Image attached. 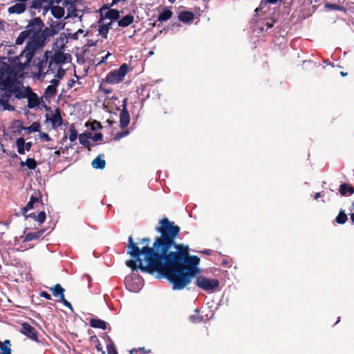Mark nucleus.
Segmentation results:
<instances>
[{"label":"nucleus","instance_id":"de8ad7c7","mask_svg":"<svg viewBox=\"0 0 354 354\" xmlns=\"http://www.w3.org/2000/svg\"><path fill=\"white\" fill-rule=\"evenodd\" d=\"M326 8L333 10H345V8L344 7L334 3H326Z\"/></svg>","mask_w":354,"mask_h":354},{"label":"nucleus","instance_id":"a878e982","mask_svg":"<svg viewBox=\"0 0 354 354\" xmlns=\"http://www.w3.org/2000/svg\"><path fill=\"white\" fill-rule=\"evenodd\" d=\"M104 155L100 154L91 162L92 167L95 169H103L106 166V161L103 158Z\"/></svg>","mask_w":354,"mask_h":354},{"label":"nucleus","instance_id":"bb28decb","mask_svg":"<svg viewBox=\"0 0 354 354\" xmlns=\"http://www.w3.org/2000/svg\"><path fill=\"white\" fill-rule=\"evenodd\" d=\"M91 138V133L88 131L84 132L78 136L80 143L86 148H89L91 146V142L89 141Z\"/></svg>","mask_w":354,"mask_h":354},{"label":"nucleus","instance_id":"680f3d73","mask_svg":"<svg viewBox=\"0 0 354 354\" xmlns=\"http://www.w3.org/2000/svg\"><path fill=\"white\" fill-rule=\"evenodd\" d=\"M111 54L109 52H107L106 55L103 56L101 59V60L96 64L97 66L100 65L101 64H104L106 62L109 57H110Z\"/></svg>","mask_w":354,"mask_h":354},{"label":"nucleus","instance_id":"0eeeda50","mask_svg":"<svg viewBox=\"0 0 354 354\" xmlns=\"http://www.w3.org/2000/svg\"><path fill=\"white\" fill-rule=\"evenodd\" d=\"M54 53L53 55H50V61L47 70V73L53 64L55 65L62 66L65 64L71 63L72 56L69 53H65L64 50H53Z\"/></svg>","mask_w":354,"mask_h":354},{"label":"nucleus","instance_id":"e2e57ef3","mask_svg":"<svg viewBox=\"0 0 354 354\" xmlns=\"http://www.w3.org/2000/svg\"><path fill=\"white\" fill-rule=\"evenodd\" d=\"M39 296L48 300L52 299L51 295L46 291H41L39 293Z\"/></svg>","mask_w":354,"mask_h":354},{"label":"nucleus","instance_id":"69168bd1","mask_svg":"<svg viewBox=\"0 0 354 354\" xmlns=\"http://www.w3.org/2000/svg\"><path fill=\"white\" fill-rule=\"evenodd\" d=\"M97 44V41H95L92 39H88L86 45L84 46L83 48H86V47H93L95 46Z\"/></svg>","mask_w":354,"mask_h":354},{"label":"nucleus","instance_id":"423d86ee","mask_svg":"<svg viewBox=\"0 0 354 354\" xmlns=\"http://www.w3.org/2000/svg\"><path fill=\"white\" fill-rule=\"evenodd\" d=\"M18 84H21V82H16L13 78L9 77L0 78V90L3 91L1 97L5 98H10L15 91V88Z\"/></svg>","mask_w":354,"mask_h":354},{"label":"nucleus","instance_id":"7c9ffc66","mask_svg":"<svg viewBox=\"0 0 354 354\" xmlns=\"http://www.w3.org/2000/svg\"><path fill=\"white\" fill-rule=\"evenodd\" d=\"M21 167L26 166L29 169L34 170L37 166V162L33 158H28L26 161H21Z\"/></svg>","mask_w":354,"mask_h":354},{"label":"nucleus","instance_id":"864d4df0","mask_svg":"<svg viewBox=\"0 0 354 354\" xmlns=\"http://www.w3.org/2000/svg\"><path fill=\"white\" fill-rule=\"evenodd\" d=\"M138 352L139 354H149V353H150V350L146 351L145 347H140L138 349L133 348L130 351V354H133L134 353H137Z\"/></svg>","mask_w":354,"mask_h":354},{"label":"nucleus","instance_id":"bf43d9fd","mask_svg":"<svg viewBox=\"0 0 354 354\" xmlns=\"http://www.w3.org/2000/svg\"><path fill=\"white\" fill-rule=\"evenodd\" d=\"M0 349V354H12L11 348L6 345H3Z\"/></svg>","mask_w":354,"mask_h":354},{"label":"nucleus","instance_id":"4468645a","mask_svg":"<svg viewBox=\"0 0 354 354\" xmlns=\"http://www.w3.org/2000/svg\"><path fill=\"white\" fill-rule=\"evenodd\" d=\"M46 122H50L53 129L64 124L63 119L62 118L61 110L57 108L55 110L53 115L51 117L49 114H46Z\"/></svg>","mask_w":354,"mask_h":354},{"label":"nucleus","instance_id":"c03bdc74","mask_svg":"<svg viewBox=\"0 0 354 354\" xmlns=\"http://www.w3.org/2000/svg\"><path fill=\"white\" fill-rule=\"evenodd\" d=\"M87 51V48H83L81 53H77L75 56L77 57V62L79 64H84L86 62L85 54Z\"/></svg>","mask_w":354,"mask_h":354},{"label":"nucleus","instance_id":"774afa93","mask_svg":"<svg viewBox=\"0 0 354 354\" xmlns=\"http://www.w3.org/2000/svg\"><path fill=\"white\" fill-rule=\"evenodd\" d=\"M66 35L68 36V38L71 37V39H73L74 40H77L78 39V34L76 32L73 34L68 32Z\"/></svg>","mask_w":354,"mask_h":354},{"label":"nucleus","instance_id":"a19ab883","mask_svg":"<svg viewBox=\"0 0 354 354\" xmlns=\"http://www.w3.org/2000/svg\"><path fill=\"white\" fill-rule=\"evenodd\" d=\"M348 220L347 215L344 209H340L338 215L336 216L335 221L339 225L344 224Z\"/></svg>","mask_w":354,"mask_h":354},{"label":"nucleus","instance_id":"7ed1b4c3","mask_svg":"<svg viewBox=\"0 0 354 354\" xmlns=\"http://www.w3.org/2000/svg\"><path fill=\"white\" fill-rule=\"evenodd\" d=\"M196 278V285L199 288L207 292H213L219 286V281L217 279H211L203 275H197Z\"/></svg>","mask_w":354,"mask_h":354},{"label":"nucleus","instance_id":"39448f33","mask_svg":"<svg viewBox=\"0 0 354 354\" xmlns=\"http://www.w3.org/2000/svg\"><path fill=\"white\" fill-rule=\"evenodd\" d=\"M131 275L127 276L124 279L125 286L127 289L131 292H138L142 288L144 282L140 276L136 275V272L138 271H140V272H142L140 270H138L133 274L131 268Z\"/></svg>","mask_w":354,"mask_h":354},{"label":"nucleus","instance_id":"a18cd8bd","mask_svg":"<svg viewBox=\"0 0 354 354\" xmlns=\"http://www.w3.org/2000/svg\"><path fill=\"white\" fill-rule=\"evenodd\" d=\"M8 99L2 97V98H0V104L3 107L4 110L14 111L15 107L8 103Z\"/></svg>","mask_w":354,"mask_h":354},{"label":"nucleus","instance_id":"2f4dec72","mask_svg":"<svg viewBox=\"0 0 354 354\" xmlns=\"http://www.w3.org/2000/svg\"><path fill=\"white\" fill-rule=\"evenodd\" d=\"M113 24H99V33L101 35L104 39L107 38V35L109 33V30L112 28Z\"/></svg>","mask_w":354,"mask_h":354},{"label":"nucleus","instance_id":"3c124183","mask_svg":"<svg viewBox=\"0 0 354 354\" xmlns=\"http://www.w3.org/2000/svg\"><path fill=\"white\" fill-rule=\"evenodd\" d=\"M59 299V301L62 303L64 306L68 308L71 311L73 310L71 304L65 299L64 295L60 297Z\"/></svg>","mask_w":354,"mask_h":354},{"label":"nucleus","instance_id":"09e8293b","mask_svg":"<svg viewBox=\"0 0 354 354\" xmlns=\"http://www.w3.org/2000/svg\"><path fill=\"white\" fill-rule=\"evenodd\" d=\"M106 349L108 354H118L113 342L108 343Z\"/></svg>","mask_w":354,"mask_h":354},{"label":"nucleus","instance_id":"6e6d98bb","mask_svg":"<svg viewBox=\"0 0 354 354\" xmlns=\"http://www.w3.org/2000/svg\"><path fill=\"white\" fill-rule=\"evenodd\" d=\"M91 139L94 142L102 141L103 139V135L102 133H95L94 135L91 133Z\"/></svg>","mask_w":354,"mask_h":354},{"label":"nucleus","instance_id":"58836bf2","mask_svg":"<svg viewBox=\"0 0 354 354\" xmlns=\"http://www.w3.org/2000/svg\"><path fill=\"white\" fill-rule=\"evenodd\" d=\"M12 131L15 133H20L22 130H24L25 127L23 126L22 122L19 120H15L12 126Z\"/></svg>","mask_w":354,"mask_h":354},{"label":"nucleus","instance_id":"20e7f679","mask_svg":"<svg viewBox=\"0 0 354 354\" xmlns=\"http://www.w3.org/2000/svg\"><path fill=\"white\" fill-rule=\"evenodd\" d=\"M129 71V66L127 64L124 63L115 70L109 73L105 78L106 82L110 84H115L121 82Z\"/></svg>","mask_w":354,"mask_h":354},{"label":"nucleus","instance_id":"473e14b6","mask_svg":"<svg viewBox=\"0 0 354 354\" xmlns=\"http://www.w3.org/2000/svg\"><path fill=\"white\" fill-rule=\"evenodd\" d=\"M50 291L54 297L59 298L64 295L65 289L59 283H57L50 288Z\"/></svg>","mask_w":354,"mask_h":354},{"label":"nucleus","instance_id":"2eb2a0df","mask_svg":"<svg viewBox=\"0 0 354 354\" xmlns=\"http://www.w3.org/2000/svg\"><path fill=\"white\" fill-rule=\"evenodd\" d=\"M76 1L64 0L63 2L64 8L66 11L65 19L75 18L78 16V10L76 8Z\"/></svg>","mask_w":354,"mask_h":354},{"label":"nucleus","instance_id":"aec40b11","mask_svg":"<svg viewBox=\"0 0 354 354\" xmlns=\"http://www.w3.org/2000/svg\"><path fill=\"white\" fill-rule=\"evenodd\" d=\"M290 31V27L288 24H280L279 26L275 27L273 30L271 29V32H273V35L276 37H285L288 32Z\"/></svg>","mask_w":354,"mask_h":354},{"label":"nucleus","instance_id":"1a4fd4ad","mask_svg":"<svg viewBox=\"0 0 354 354\" xmlns=\"http://www.w3.org/2000/svg\"><path fill=\"white\" fill-rule=\"evenodd\" d=\"M100 19L97 22H102L104 19H109L112 22L120 17V12L116 9H111L108 4L104 5L100 9Z\"/></svg>","mask_w":354,"mask_h":354},{"label":"nucleus","instance_id":"f8f14e48","mask_svg":"<svg viewBox=\"0 0 354 354\" xmlns=\"http://www.w3.org/2000/svg\"><path fill=\"white\" fill-rule=\"evenodd\" d=\"M21 333L32 341L36 342H39L37 331L33 326L27 322L21 324Z\"/></svg>","mask_w":354,"mask_h":354},{"label":"nucleus","instance_id":"c756f323","mask_svg":"<svg viewBox=\"0 0 354 354\" xmlns=\"http://www.w3.org/2000/svg\"><path fill=\"white\" fill-rule=\"evenodd\" d=\"M26 10V5L24 3H17L8 8V12L10 14H21Z\"/></svg>","mask_w":354,"mask_h":354},{"label":"nucleus","instance_id":"72a5a7b5","mask_svg":"<svg viewBox=\"0 0 354 354\" xmlns=\"http://www.w3.org/2000/svg\"><path fill=\"white\" fill-rule=\"evenodd\" d=\"M182 22H190L194 20V15L190 11L181 12L178 16Z\"/></svg>","mask_w":354,"mask_h":354},{"label":"nucleus","instance_id":"f3484780","mask_svg":"<svg viewBox=\"0 0 354 354\" xmlns=\"http://www.w3.org/2000/svg\"><path fill=\"white\" fill-rule=\"evenodd\" d=\"M3 71L6 73V77L13 78V80L16 82H19V79L24 77L23 73H19L16 66L5 64L3 66Z\"/></svg>","mask_w":354,"mask_h":354},{"label":"nucleus","instance_id":"8fccbe9b","mask_svg":"<svg viewBox=\"0 0 354 354\" xmlns=\"http://www.w3.org/2000/svg\"><path fill=\"white\" fill-rule=\"evenodd\" d=\"M46 218V214L44 211H41L39 212V214L37 215V219L36 221L39 223L42 224L45 222Z\"/></svg>","mask_w":354,"mask_h":354},{"label":"nucleus","instance_id":"6ab92c4d","mask_svg":"<svg viewBox=\"0 0 354 354\" xmlns=\"http://www.w3.org/2000/svg\"><path fill=\"white\" fill-rule=\"evenodd\" d=\"M68 43V36L65 32L60 34L53 44V50H65L66 44Z\"/></svg>","mask_w":354,"mask_h":354},{"label":"nucleus","instance_id":"cd10ccee","mask_svg":"<svg viewBox=\"0 0 354 354\" xmlns=\"http://www.w3.org/2000/svg\"><path fill=\"white\" fill-rule=\"evenodd\" d=\"M52 15L57 19H61L64 16L65 8L58 6L50 5Z\"/></svg>","mask_w":354,"mask_h":354},{"label":"nucleus","instance_id":"c85d7f7f","mask_svg":"<svg viewBox=\"0 0 354 354\" xmlns=\"http://www.w3.org/2000/svg\"><path fill=\"white\" fill-rule=\"evenodd\" d=\"M339 192L342 196L352 195L354 193V188L348 183H343L339 185Z\"/></svg>","mask_w":354,"mask_h":354},{"label":"nucleus","instance_id":"dca6fc26","mask_svg":"<svg viewBox=\"0 0 354 354\" xmlns=\"http://www.w3.org/2000/svg\"><path fill=\"white\" fill-rule=\"evenodd\" d=\"M35 25L44 26L45 24H28L27 26L26 27V30L21 32L16 39L15 44L17 45H21L26 39L30 40L31 30L32 27V26Z\"/></svg>","mask_w":354,"mask_h":354},{"label":"nucleus","instance_id":"b1692460","mask_svg":"<svg viewBox=\"0 0 354 354\" xmlns=\"http://www.w3.org/2000/svg\"><path fill=\"white\" fill-rule=\"evenodd\" d=\"M42 195L39 191H34V194H32L30 197V200L26 204L28 207H30L31 209L34 208V205L37 203L41 202L42 203Z\"/></svg>","mask_w":354,"mask_h":354},{"label":"nucleus","instance_id":"6e6552de","mask_svg":"<svg viewBox=\"0 0 354 354\" xmlns=\"http://www.w3.org/2000/svg\"><path fill=\"white\" fill-rule=\"evenodd\" d=\"M274 24H251L249 32L254 37H261L266 34H270Z\"/></svg>","mask_w":354,"mask_h":354},{"label":"nucleus","instance_id":"9b49d317","mask_svg":"<svg viewBox=\"0 0 354 354\" xmlns=\"http://www.w3.org/2000/svg\"><path fill=\"white\" fill-rule=\"evenodd\" d=\"M51 52L49 50H46L44 52V55L43 59H38V62L36 64L37 67L38 68V73H35L34 76L38 79L40 78H44L46 77V75L48 73L47 71L46 73H44L43 71L44 68L46 67V64L50 58V55Z\"/></svg>","mask_w":354,"mask_h":354},{"label":"nucleus","instance_id":"603ef678","mask_svg":"<svg viewBox=\"0 0 354 354\" xmlns=\"http://www.w3.org/2000/svg\"><path fill=\"white\" fill-rule=\"evenodd\" d=\"M59 299V301L62 303L64 306L68 308L71 311L73 310L71 304L65 299L64 295L60 297Z\"/></svg>","mask_w":354,"mask_h":354},{"label":"nucleus","instance_id":"4d7b16f0","mask_svg":"<svg viewBox=\"0 0 354 354\" xmlns=\"http://www.w3.org/2000/svg\"><path fill=\"white\" fill-rule=\"evenodd\" d=\"M134 17L133 15L129 14L122 18L120 20L118 21V22H133Z\"/></svg>","mask_w":354,"mask_h":354},{"label":"nucleus","instance_id":"f257e3e1","mask_svg":"<svg viewBox=\"0 0 354 354\" xmlns=\"http://www.w3.org/2000/svg\"><path fill=\"white\" fill-rule=\"evenodd\" d=\"M156 231L160 235L156 237L152 247L140 248L132 236L128 238L127 254L131 259L125 261L132 272L140 270L142 273L156 274L157 279H165L174 290H183L192 279L201 272V259L188 254L189 246L177 243L180 228L167 218L159 221Z\"/></svg>","mask_w":354,"mask_h":354},{"label":"nucleus","instance_id":"79ce46f5","mask_svg":"<svg viewBox=\"0 0 354 354\" xmlns=\"http://www.w3.org/2000/svg\"><path fill=\"white\" fill-rule=\"evenodd\" d=\"M79 136L77 131L76 130L74 124H71L69 128V136L68 139L70 142H73L76 140Z\"/></svg>","mask_w":354,"mask_h":354},{"label":"nucleus","instance_id":"9d476101","mask_svg":"<svg viewBox=\"0 0 354 354\" xmlns=\"http://www.w3.org/2000/svg\"><path fill=\"white\" fill-rule=\"evenodd\" d=\"M158 29H159V32H158L155 37H156L159 34L164 32L165 34H175L179 32L183 27V24H167V26H164V24H157Z\"/></svg>","mask_w":354,"mask_h":354},{"label":"nucleus","instance_id":"338daca9","mask_svg":"<svg viewBox=\"0 0 354 354\" xmlns=\"http://www.w3.org/2000/svg\"><path fill=\"white\" fill-rule=\"evenodd\" d=\"M59 85V81L56 79H53L50 80V86H54L55 88Z\"/></svg>","mask_w":354,"mask_h":354},{"label":"nucleus","instance_id":"052dcab7","mask_svg":"<svg viewBox=\"0 0 354 354\" xmlns=\"http://www.w3.org/2000/svg\"><path fill=\"white\" fill-rule=\"evenodd\" d=\"M22 89H23V91H24V94L26 95L25 98H28V97H30L31 95V94L34 93V92L32 91L31 88L28 86L25 88L23 86Z\"/></svg>","mask_w":354,"mask_h":354},{"label":"nucleus","instance_id":"5701e85b","mask_svg":"<svg viewBox=\"0 0 354 354\" xmlns=\"http://www.w3.org/2000/svg\"><path fill=\"white\" fill-rule=\"evenodd\" d=\"M90 325L93 328L102 330H106L109 326V324L106 322L97 317L91 319Z\"/></svg>","mask_w":354,"mask_h":354},{"label":"nucleus","instance_id":"0e129e2a","mask_svg":"<svg viewBox=\"0 0 354 354\" xmlns=\"http://www.w3.org/2000/svg\"><path fill=\"white\" fill-rule=\"evenodd\" d=\"M30 209H31L30 207H28V206L26 205L25 207L21 209L20 214L23 215L24 216V218L26 219V216L28 215L27 212Z\"/></svg>","mask_w":354,"mask_h":354},{"label":"nucleus","instance_id":"a211bd4d","mask_svg":"<svg viewBox=\"0 0 354 354\" xmlns=\"http://www.w3.org/2000/svg\"><path fill=\"white\" fill-rule=\"evenodd\" d=\"M62 0H32L31 2L30 8V9H41L42 8H46L54 3H59Z\"/></svg>","mask_w":354,"mask_h":354},{"label":"nucleus","instance_id":"ddd939ff","mask_svg":"<svg viewBox=\"0 0 354 354\" xmlns=\"http://www.w3.org/2000/svg\"><path fill=\"white\" fill-rule=\"evenodd\" d=\"M24 56L26 57V61L24 62H19L16 67L17 69L19 70V73H22V71L30 66L31 61L35 55L31 53H28V51H26L24 49L21 52L20 55L15 57L14 59L15 60H19L20 57Z\"/></svg>","mask_w":354,"mask_h":354},{"label":"nucleus","instance_id":"4c0bfd02","mask_svg":"<svg viewBox=\"0 0 354 354\" xmlns=\"http://www.w3.org/2000/svg\"><path fill=\"white\" fill-rule=\"evenodd\" d=\"M173 12L169 9H165L158 16V20L160 22L169 20L172 17Z\"/></svg>","mask_w":354,"mask_h":354},{"label":"nucleus","instance_id":"37998d69","mask_svg":"<svg viewBox=\"0 0 354 354\" xmlns=\"http://www.w3.org/2000/svg\"><path fill=\"white\" fill-rule=\"evenodd\" d=\"M133 129L131 127L130 129H126V130L118 132L114 137V140L118 141L120 139L127 136L131 133V131H133Z\"/></svg>","mask_w":354,"mask_h":354},{"label":"nucleus","instance_id":"412c9836","mask_svg":"<svg viewBox=\"0 0 354 354\" xmlns=\"http://www.w3.org/2000/svg\"><path fill=\"white\" fill-rule=\"evenodd\" d=\"M28 109H34L39 106L41 102L44 103L42 97H39L37 93L31 94L28 98Z\"/></svg>","mask_w":354,"mask_h":354},{"label":"nucleus","instance_id":"5fc2aeb1","mask_svg":"<svg viewBox=\"0 0 354 354\" xmlns=\"http://www.w3.org/2000/svg\"><path fill=\"white\" fill-rule=\"evenodd\" d=\"M66 74L65 70L61 66L57 69V73L55 75V77L57 79H62Z\"/></svg>","mask_w":354,"mask_h":354},{"label":"nucleus","instance_id":"f03ea898","mask_svg":"<svg viewBox=\"0 0 354 354\" xmlns=\"http://www.w3.org/2000/svg\"><path fill=\"white\" fill-rule=\"evenodd\" d=\"M48 28L42 29L44 26H32L30 40H28L24 50L28 53L35 55L36 51L42 48L50 38L57 35L61 30H63L66 24H49Z\"/></svg>","mask_w":354,"mask_h":354},{"label":"nucleus","instance_id":"ea45409f","mask_svg":"<svg viewBox=\"0 0 354 354\" xmlns=\"http://www.w3.org/2000/svg\"><path fill=\"white\" fill-rule=\"evenodd\" d=\"M22 88L23 84L21 82V84H18L15 88V91H13L15 97L18 100L24 99L26 96V95L24 94V91H23Z\"/></svg>","mask_w":354,"mask_h":354},{"label":"nucleus","instance_id":"c9c22d12","mask_svg":"<svg viewBox=\"0 0 354 354\" xmlns=\"http://www.w3.org/2000/svg\"><path fill=\"white\" fill-rule=\"evenodd\" d=\"M24 137L18 138L15 142V145L17 147V152L21 155L24 154L25 151H26V149L24 147Z\"/></svg>","mask_w":354,"mask_h":354},{"label":"nucleus","instance_id":"e433bc0d","mask_svg":"<svg viewBox=\"0 0 354 354\" xmlns=\"http://www.w3.org/2000/svg\"><path fill=\"white\" fill-rule=\"evenodd\" d=\"M57 91V88H55L54 86L53 87L48 85L44 91V97L46 99H50L55 95Z\"/></svg>","mask_w":354,"mask_h":354},{"label":"nucleus","instance_id":"49530a36","mask_svg":"<svg viewBox=\"0 0 354 354\" xmlns=\"http://www.w3.org/2000/svg\"><path fill=\"white\" fill-rule=\"evenodd\" d=\"M102 129H103V127H102V124L99 121H97V120L93 121L91 123V125L90 127V129L93 131H95L100 130Z\"/></svg>","mask_w":354,"mask_h":354},{"label":"nucleus","instance_id":"4be33fe9","mask_svg":"<svg viewBox=\"0 0 354 354\" xmlns=\"http://www.w3.org/2000/svg\"><path fill=\"white\" fill-rule=\"evenodd\" d=\"M130 122V115L127 109H121L120 113V127L126 128Z\"/></svg>","mask_w":354,"mask_h":354},{"label":"nucleus","instance_id":"13d9d810","mask_svg":"<svg viewBox=\"0 0 354 354\" xmlns=\"http://www.w3.org/2000/svg\"><path fill=\"white\" fill-rule=\"evenodd\" d=\"M39 138L41 140L43 141H45V142H49L51 138L49 136V135L45 132H42L39 130Z\"/></svg>","mask_w":354,"mask_h":354},{"label":"nucleus","instance_id":"393cba45","mask_svg":"<svg viewBox=\"0 0 354 354\" xmlns=\"http://www.w3.org/2000/svg\"><path fill=\"white\" fill-rule=\"evenodd\" d=\"M45 231L46 230L44 228L35 232H28L24 236L23 242L26 243L35 239H39L45 232Z\"/></svg>","mask_w":354,"mask_h":354},{"label":"nucleus","instance_id":"f704fd0d","mask_svg":"<svg viewBox=\"0 0 354 354\" xmlns=\"http://www.w3.org/2000/svg\"><path fill=\"white\" fill-rule=\"evenodd\" d=\"M41 124L39 122H33L29 127H25L24 131L27 134H30L33 132H39Z\"/></svg>","mask_w":354,"mask_h":354}]
</instances>
